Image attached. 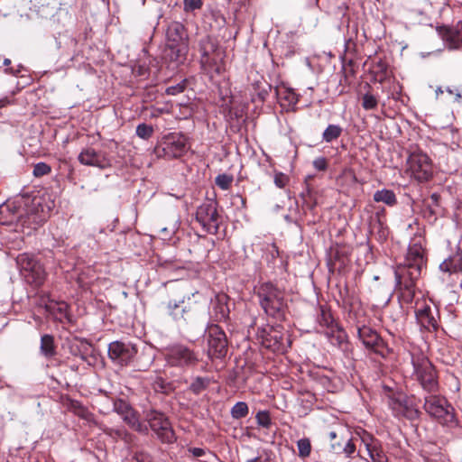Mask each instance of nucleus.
<instances>
[{"mask_svg":"<svg viewBox=\"0 0 462 462\" xmlns=\"http://www.w3.org/2000/svg\"><path fill=\"white\" fill-rule=\"evenodd\" d=\"M199 51L201 67L208 74L219 75L225 70L223 51L210 36H205L199 40Z\"/></svg>","mask_w":462,"mask_h":462,"instance_id":"obj_1","label":"nucleus"},{"mask_svg":"<svg viewBox=\"0 0 462 462\" xmlns=\"http://www.w3.org/2000/svg\"><path fill=\"white\" fill-rule=\"evenodd\" d=\"M166 36L167 44L188 43L185 28L179 22H173L168 26Z\"/></svg>","mask_w":462,"mask_h":462,"instance_id":"obj_20","label":"nucleus"},{"mask_svg":"<svg viewBox=\"0 0 462 462\" xmlns=\"http://www.w3.org/2000/svg\"><path fill=\"white\" fill-rule=\"evenodd\" d=\"M72 408V411L73 412L75 413H80L82 411V406H76V405H73V406H70Z\"/></svg>","mask_w":462,"mask_h":462,"instance_id":"obj_53","label":"nucleus"},{"mask_svg":"<svg viewBox=\"0 0 462 462\" xmlns=\"http://www.w3.org/2000/svg\"><path fill=\"white\" fill-rule=\"evenodd\" d=\"M358 337L366 347H374L378 345L380 337L375 330L369 327L358 328Z\"/></svg>","mask_w":462,"mask_h":462,"instance_id":"obj_22","label":"nucleus"},{"mask_svg":"<svg viewBox=\"0 0 462 462\" xmlns=\"http://www.w3.org/2000/svg\"><path fill=\"white\" fill-rule=\"evenodd\" d=\"M439 269L449 275H457L459 280V286L462 287V253L457 251L445 259L440 263Z\"/></svg>","mask_w":462,"mask_h":462,"instance_id":"obj_18","label":"nucleus"},{"mask_svg":"<svg viewBox=\"0 0 462 462\" xmlns=\"http://www.w3.org/2000/svg\"><path fill=\"white\" fill-rule=\"evenodd\" d=\"M196 220L203 229L210 234H216L219 226V216L217 210V203L207 200L202 203L196 211Z\"/></svg>","mask_w":462,"mask_h":462,"instance_id":"obj_6","label":"nucleus"},{"mask_svg":"<svg viewBox=\"0 0 462 462\" xmlns=\"http://www.w3.org/2000/svg\"><path fill=\"white\" fill-rule=\"evenodd\" d=\"M137 348L130 343L115 341L108 346L110 359L118 365H127L135 356Z\"/></svg>","mask_w":462,"mask_h":462,"instance_id":"obj_8","label":"nucleus"},{"mask_svg":"<svg viewBox=\"0 0 462 462\" xmlns=\"http://www.w3.org/2000/svg\"><path fill=\"white\" fill-rule=\"evenodd\" d=\"M427 413L443 425H456L453 406H423Z\"/></svg>","mask_w":462,"mask_h":462,"instance_id":"obj_15","label":"nucleus"},{"mask_svg":"<svg viewBox=\"0 0 462 462\" xmlns=\"http://www.w3.org/2000/svg\"><path fill=\"white\" fill-rule=\"evenodd\" d=\"M362 443L365 445L369 457H372L375 452H379L382 449L380 442L374 439L370 433L365 430H362L359 433Z\"/></svg>","mask_w":462,"mask_h":462,"instance_id":"obj_23","label":"nucleus"},{"mask_svg":"<svg viewBox=\"0 0 462 462\" xmlns=\"http://www.w3.org/2000/svg\"><path fill=\"white\" fill-rule=\"evenodd\" d=\"M78 160L83 165L97 167L101 170L106 169L111 165L105 152H97L91 147L82 149L78 156Z\"/></svg>","mask_w":462,"mask_h":462,"instance_id":"obj_12","label":"nucleus"},{"mask_svg":"<svg viewBox=\"0 0 462 462\" xmlns=\"http://www.w3.org/2000/svg\"><path fill=\"white\" fill-rule=\"evenodd\" d=\"M261 344L273 352H283L288 347V337L280 326H269L261 328L257 333Z\"/></svg>","mask_w":462,"mask_h":462,"instance_id":"obj_5","label":"nucleus"},{"mask_svg":"<svg viewBox=\"0 0 462 462\" xmlns=\"http://www.w3.org/2000/svg\"><path fill=\"white\" fill-rule=\"evenodd\" d=\"M208 352L216 357H222L226 354L227 342L225 333L218 328H211L208 339Z\"/></svg>","mask_w":462,"mask_h":462,"instance_id":"obj_13","label":"nucleus"},{"mask_svg":"<svg viewBox=\"0 0 462 462\" xmlns=\"http://www.w3.org/2000/svg\"><path fill=\"white\" fill-rule=\"evenodd\" d=\"M431 198H432V199H434L435 201H437V199H438L439 196H438L437 194H433V195L431 196Z\"/></svg>","mask_w":462,"mask_h":462,"instance_id":"obj_56","label":"nucleus"},{"mask_svg":"<svg viewBox=\"0 0 462 462\" xmlns=\"http://www.w3.org/2000/svg\"><path fill=\"white\" fill-rule=\"evenodd\" d=\"M236 404L242 405V404H245V403L244 402H237Z\"/></svg>","mask_w":462,"mask_h":462,"instance_id":"obj_59","label":"nucleus"},{"mask_svg":"<svg viewBox=\"0 0 462 462\" xmlns=\"http://www.w3.org/2000/svg\"><path fill=\"white\" fill-rule=\"evenodd\" d=\"M403 402H404L403 396L402 394H400L398 398H396L395 400L393 401V404L401 405V404H402Z\"/></svg>","mask_w":462,"mask_h":462,"instance_id":"obj_50","label":"nucleus"},{"mask_svg":"<svg viewBox=\"0 0 462 462\" xmlns=\"http://www.w3.org/2000/svg\"><path fill=\"white\" fill-rule=\"evenodd\" d=\"M447 92L449 95L454 96L456 101H460L462 99V95L458 88H448Z\"/></svg>","mask_w":462,"mask_h":462,"instance_id":"obj_47","label":"nucleus"},{"mask_svg":"<svg viewBox=\"0 0 462 462\" xmlns=\"http://www.w3.org/2000/svg\"><path fill=\"white\" fill-rule=\"evenodd\" d=\"M188 451L194 457H203L207 453V449L201 448H189Z\"/></svg>","mask_w":462,"mask_h":462,"instance_id":"obj_46","label":"nucleus"},{"mask_svg":"<svg viewBox=\"0 0 462 462\" xmlns=\"http://www.w3.org/2000/svg\"><path fill=\"white\" fill-rule=\"evenodd\" d=\"M256 421L259 426L269 429L272 425V420L267 411H260L256 413Z\"/></svg>","mask_w":462,"mask_h":462,"instance_id":"obj_31","label":"nucleus"},{"mask_svg":"<svg viewBox=\"0 0 462 462\" xmlns=\"http://www.w3.org/2000/svg\"><path fill=\"white\" fill-rule=\"evenodd\" d=\"M313 166L317 171H325L328 167L327 160L324 157L316 158Z\"/></svg>","mask_w":462,"mask_h":462,"instance_id":"obj_40","label":"nucleus"},{"mask_svg":"<svg viewBox=\"0 0 462 462\" xmlns=\"http://www.w3.org/2000/svg\"><path fill=\"white\" fill-rule=\"evenodd\" d=\"M214 382L208 376H198L189 385V389L196 394H199L207 390Z\"/></svg>","mask_w":462,"mask_h":462,"instance_id":"obj_26","label":"nucleus"},{"mask_svg":"<svg viewBox=\"0 0 462 462\" xmlns=\"http://www.w3.org/2000/svg\"><path fill=\"white\" fill-rule=\"evenodd\" d=\"M356 451V446L353 443L352 439H348L346 445L343 448V452L346 457H351Z\"/></svg>","mask_w":462,"mask_h":462,"instance_id":"obj_42","label":"nucleus"},{"mask_svg":"<svg viewBox=\"0 0 462 462\" xmlns=\"http://www.w3.org/2000/svg\"><path fill=\"white\" fill-rule=\"evenodd\" d=\"M284 98L288 100L290 104H296L298 102L297 95L290 89H286L284 92Z\"/></svg>","mask_w":462,"mask_h":462,"instance_id":"obj_45","label":"nucleus"},{"mask_svg":"<svg viewBox=\"0 0 462 462\" xmlns=\"http://www.w3.org/2000/svg\"><path fill=\"white\" fill-rule=\"evenodd\" d=\"M152 387L155 392H162L164 393L167 391V384L164 382V380L161 377L156 378L154 381Z\"/></svg>","mask_w":462,"mask_h":462,"instance_id":"obj_39","label":"nucleus"},{"mask_svg":"<svg viewBox=\"0 0 462 462\" xmlns=\"http://www.w3.org/2000/svg\"><path fill=\"white\" fill-rule=\"evenodd\" d=\"M415 373L421 386L427 391H433L437 385L436 372L428 359L423 358L414 364Z\"/></svg>","mask_w":462,"mask_h":462,"instance_id":"obj_11","label":"nucleus"},{"mask_svg":"<svg viewBox=\"0 0 462 462\" xmlns=\"http://www.w3.org/2000/svg\"><path fill=\"white\" fill-rule=\"evenodd\" d=\"M145 413V420L162 442L170 444L176 440L171 423L162 412L155 409H150Z\"/></svg>","mask_w":462,"mask_h":462,"instance_id":"obj_4","label":"nucleus"},{"mask_svg":"<svg viewBox=\"0 0 462 462\" xmlns=\"http://www.w3.org/2000/svg\"><path fill=\"white\" fill-rule=\"evenodd\" d=\"M247 462H269V457L263 458L261 456L249 459Z\"/></svg>","mask_w":462,"mask_h":462,"instance_id":"obj_48","label":"nucleus"},{"mask_svg":"<svg viewBox=\"0 0 462 462\" xmlns=\"http://www.w3.org/2000/svg\"><path fill=\"white\" fill-rule=\"evenodd\" d=\"M18 223H21L22 226L26 223L20 209L14 203L2 204L0 206V224L9 226Z\"/></svg>","mask_w":462,"mask_h":462,"instance_id":"obj_17","label":"nucleus"},{"mask_svg":"<svg viewBox=\"0 0 462 462\" xmlns=\"http://www.w3.org/2000/svg\"><path fill=\"white\" fill-rule=\"evenodd\" d=\"M377 99L371 93H365L362 97V106L365 110H373L377 107Z\"/></svg>","mask_w":462,"mask_h":462,"instance_id":"obj_30","label":"nucleus"},{"mask_svg":"<svg viewBox=\"0 0 462 462\" xmlns=\"http://www.w3.org/2000/svg\"><path fill=\"white\" fill-rule=\"evenodd\" d=\"M9 104V100L7 97H5V98H1L0 99V109L5 107V106H7Z\"/></svg>","mask_w":462,"mask_h":462,"instance_id":"obj_52","label":"nucleus"},{"mask_svg":"<svg viewBox=\"0 0 462 462\" xmlns=\"http://www.w3.org/2000/svg\"><path fill=\"white\" fill-rule=\"evenodd\" d=\"M133 459L134 462H153L150 454L143 450L135 452Z\"/></svg>","mask_w":462,"mask_h":462,"instance_id":"obj_37","label":"nucleus"},{"mask_svg":"<svg viewBox=\"0 0 462 462\" xmlns=\"http://www.w3.org/2000/svg\"><path fill=\"white\" fill-rule=\"evenodd\" d=\"M374 200L376 202H383L388 206H393L396 203V197L393 191L383 189L377 190L374 194Z\"/></svg>","mask_w":462,"mask_h":462,"instance_id":"obj_27","label":"nucleus"},{"mask_svg":"<svg viewBox=\"0 0 462 462\" xmlns=\"http://www.w3.org/2000/svg\"><path fill=\"white\" fill-rule=\"evenodd\" d=\"M164 155L171 158L181 156L186 151V143L183 136L171 134L162 143Z\"/></svg>","mask_w":462,"mask_h":462,"instance_id":"obj_16","label":"nucleus"},{"mask_svg":"<svg viewBox=\"0 0 462 462\" xmlns=\"http://www.w3.org/2000/svg\"><path fill=\"white\" fill-rule=\"evenodd\" d=\"M248 413V406H232L231 414L236 419L246 416Z\"/></svg>","mask_w":462,"mask_h":462,"instance_id":"obj_36","label":"nucleus"},{"mask_svg":"<svg viewBox=\"0 0 462 462\" xmlns=\"http://www.w3.org/2000/svg\"><path fill=\"white\" fill-rule=\"evenodd\" d=\"M166 356L169 364L176 366L192 365L198 362L196 355L182 345L169 347Z\"/></svg>","mask_w":462,"mask_h":462,"instance_id":"obj_9","label":"nucleus"},{"mask_svg":"<svg viewBox=\"0 0 462 462\" xmlns=\"http://www.w3.org/2000/svg\"><path fill=\"white\" fill-rule=\"evenodd\" d=\"M189 51L188 43L167 44L166 56L170 60L181 63Z\"/></svg>","mask_w":462,"mask_h":462,"instance_id":"obj_21","label":"nucleus"},{"mask_svg":"<svg viewBox=\"0 0 462 462\" xmlns=\"http://www.w3.org/2000/svg\"><path fill=\"white\" fill-rule=\"evenodd\" d=\"M216 184L223 190H226L232 184L233 177L227 174H220L216 178Z\"/></svg>","mask_w":462,"mask_h":462,"instance_id":"obj_33","label":"nucleus"},{"mask_svg":"<svg viewBox=\"0 0 462 462\" xmlns=\"http://www.w3.org/2000/svg\"><path fill=\"white\" fill-rule=\"evenodd\" d=\"M183 90H184V85L177 84L174 86L168 87L166 88V93L168 95H177L179 93H181Z\"/></svg>","mask_w":462,"mask_h":462,"instance_id":"obj_43","label":"nucleus"},{"mask_svg":"<svg viewBox=\"0 0 462 462\" xmlns=\"http://www.w3.org/2000/svg\"><path fill=\"white\" fill-rule=\"evenodd\" d=\"M202 0H183V8L185 12H193L202 7Z\"/></svg>","mask_w":462,"mask_h":462,"instance_id":"obj_35","label":"nucleus"},{"mask_svg":"<svg viewBox=\"0 0 462 462\" xmlns=\"http://www.w3.org/2000/svg\"><path fill=\"white\" fill-rule=\"evenodd\" d=\"M408 171L419 181L428 180L432 174V165L430 158L422 152H414L407 160Z\"/></svg>","mask_w":462,"mask_h":462,"instance_id":"obj_7","label":"nucleus"},{"mask_svg":"<svg viewBox=\"0 0 462 462\" xmlns=\"http://www.w3.org/2000/svg\"><path fill=\"white\" fill-rule=\"evenodd\" d=\"M153 133V128L146 124H140L136 127V134L142 139H149Z\"/></svg>","mask_w":462,"mask_h":462,"instance_id":"obj_32","label":"nucleus"},{"mask_svg":"<svg viewBox=\"0 0 462 462\" xmlns=\"http://www.w3.org/2000/svg\"><path fill=\"white\" fill-rule=\"evenodd\" d=\"M370 458L373 462H387V457L383 449L379 450V452H375Z\"/></svg>","mask_w":462,"mask_h":462,"instance_id":"obj_44","label":"nucleus"},{"mask_svg":"<svg viewBox=\"0 0 462 462\" xmlns=\"http://www.w3.org/2000/svg\"><path fill=\"white\" fill-rule=\"evenodd\" d=\"M414 312L416 319L421 327L427 329L437 328V320L432 314L431 307L425 300L416 301Z\"/></svg>","mask_w":462,"mask_h":462,"instance_id":"obj_14","label":"nucleus"},{"mask_svg":"<svg viewBox=\"0 0 462 462\" xmlns=\"http://www.w3.org/2000/svg\"><path fill=\"white\" fill-rule=\"evenodd\" d=\"M16 264L27 282L35 286L43 282L46 276L45 271L32 254L28 253L18 254Z\"/></svg>","mask_w":462,"mask_h":462,"instance_id":"obj_3","label":"nucleus"},{"mask_svg":"<svg viewBox=\"0 0 462 462\" xmlns=\"http://www.w3.org/2000/svg\"><path fill=\"white\" fill-rule=\"evenodd\" d=\"M51 168L45 162H38L33 167L32 174L34 177H42L51 172Z\"/></svg>","mask_w":462,"mask_h":462,"instance_id":"obj_34","label":"nucleus"},{"mask_svg":"<svg viewBox=\"0 0 462 462\" xmlns=\"http://www.w3.org/2000/svg\"><path fill=\"white\" fill-rule=\"evenodd\" d=\"M274 183L278 188H284L288 183V177L282 172H276L274 175Z\"/></svg>","mask_w":462,"mask_h":462,"instance_id":"obj_38","label":"nucleus"},{"mask_svg":"<svg viewBox=\"0 0 462 462\" xmlns=\"http://www.w3.org/2000/svg\"><path fill=\"white\" fill-rule=\"evenodd\" d=\"M411 254H413V251H412V250H411ZM414 254H415V261H416V262H417L418 260H419V261H421V260H422V255H421V254H420V250H419V249H416V250L414 251Z\"/></svg>","mask_w":462,"mask_h":462,"instance_id":"obj_49","label":"nucleus"},{"mask_svg":"<svg viewBox=\"0 0 462 462\" xmlns=\"http://www.w3.org/2000/svg\"><path fill=\"white\" fill-rule=\"evenodd\" d=\"M256 294L264 312L272 317H279L285 307L283 292L271 282L261 284Z\"/></svg>","mask_w":462,"mask_h":462,"instance_id":"obj_2","label":"nucleus"},{"mask_svg":"<svg viewBox=\"0 0 462 462\" xmlns=\"http://www.w3.org/2000/svg\"><path fill=\"white\" fill-rule=\"evenodd\" d=\"M342 134V128L337 125H329L323 132L322 138L325 142L330 143L337 139Z\"/></svg>","mask_w":462,"mask_h":462,"instance_id":"obj_28","label":"nucleus"},{"mask_svg":"<svg viewBox=\"0 0 462 462\" xmlns=\"http://www.w3.org/2000/svg\"><path fill=\"white\" fill-rule=\"evenodd\" d=\"M114 410L131 428L138 431L143 430L140 415L133 406H114Z\"/></svg>","mask_w":462,"mask_h":462,"instance_id":"obj_19","label":"nucleus"},{"mask_svg":"<svg viewBox=\"0 0 462 462\" xmlns=\"http://www.w3.org/2000/svg\"><path fill=\"white\" fill-rule=\"evenodd\" d=\"M9 63H10V60L5 59V61H4V64L5 65H8Z\"/></svg>","mask_w":462,"mask_h":462,"instance_id":"obj_58","label":"nucleus"},{"mask_svg":"<svg viewBox=\"0 0 462 462\" xmlns=\"http://www.w3.org/2000/svg\"><path fill=\"white\" fill-rule=\"evenodd\" d=\"M297 448L299 451V457L306 458L310 455L311 444L308 438L299 439L297 441Z\"/></svg>","mask_w":462,"mask_h":462,"instance_id":"obj_29","label":"nucleus"},{"mask_svg":"<svg viewBox=\"0 0 462 462\" xmlns=\"http://www.w3.org/2000/svg\"><path fill=\"white\" fill-rule=\"evenodd\" d=\"M41 353L46 357L51 358L56 354L54 338L51 335H43L41 338Z\"/></svg>","mask_w":462,"mask_h":462,"instance_id":"obj_25","label":"nucleus"},{"mask_svg":"<svg viewBox=\"0 0 462 462\" xmlns=\"http://www.w3.org/2000/svg\"><path fill=\"white\" fill-rule=\"evenodd\" d=\"M179 307H180V306H179L178 304H176V303H174L173 305H172L171 303H170V304H169V309H170V310H171V315H172V316H173V318H174L175 319H181V318H184V317H183V313H184L185 310H184V309H181V312H180V313H179V312L177 311V310L179 309Z\"/></svg>","mask_w":462,"mask_h":462,"instance_id":"obj_41","label":"nucleus"},{"mask_svg":"<svg viewBox=\"0 0 462 462\" xmlns=\"http://www.w3.org/2000/svg\"><path fill=\"white\" fill-rule=\"evenodd\" d=\"M328 437L330 440H334L337 438V433L335 431H330Z\"/></svg>","mask_w":462,"mask_h":462,"instance_id":"obj_54","label":"nucleus"},{"mask_svg":"<svg viewBox=\"0 0 462 462\" xmlns=\"http://www.w3.org/2000/svg\"><path fill=\"white\" fill-rule=\"evenodd\" d=\"M302 402H304V400H302ZM305 402H311V400H310V398H308V399H306V400H305Z\"/></svg>","mask_w":462,"mask_h":462,"instance_id":"obj_60","label":"nucleus"},{"mask_svg":"<svg viewBox=\"0 0 462 462\" xmlns=\"http://www.w3.org/2000/svg\"><path fill=\"white\" fill-rule=\"evenodd\" d=\"M404 271L405 270L402 269V273H400L398 270L394 272L396 287L399 292L398 300L402 307H403L404 305H411L415 296V283L412 279L403 281Z\"/></svg>","mask_w":462,"mask_h":462,"instance_id":"obj_10","label":"nucleus"},{"mask_svg":"<svg viewBox=\"0 0 462 462\" xmlns=\"http://www.w3.org/2000/svg\"><path fill=\"white\" fill-rule=\"evenodd\" d=\"M331 448L335 452H338L341 449L342 446L340 443L336 442L331 444Z\"/></svg>","mask_w":462,"mask_h":462,"instance_id":"obj_51","label":"nucleus"},{"mask_svg":"<svg viewBox=\"0 0 462 462\" xmlns=\"http://www.w3.org/2000/svg\"><path fill=\"white\" fill-rule=\"evenodd\" d=\"M345 337H346V336L343 333H339V335L337 336L339 342L344 341Z\"/></svg>","mask_w":462,"mask_h":462,"instance_id":"obj_55","label":"nucleus"},{"mask_svg":"<svg viewBox=\"0 0 462 462\" xmlns=\"http://www.w3.org/2000/svg\"><path fill=\"white\" fill-rule=\"evenodd\" d=\"M414 271H416L417 273L420 272V268H419V264L416 263V267H414Z\"/></svg>","mask_w":462,"mask_h":462,"instance_id":"obj_57","label":"nucleus"},{"mask_svg":"<svg viewBox=\"0 0 462 462\" xmlns=\"http://www.w3.org/2000/svg\"><path fill=\"white\" fill-rule=\"evenodd\" d=\"M392 412L396 417H404L408 420H414L419 416L420 411L415 406H391Z\"/></svg>","mask_w":462,"mask_h":462,"instance_id":"obj_24","label":"nucleus"}]
</instances>
